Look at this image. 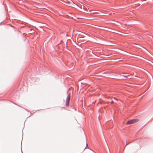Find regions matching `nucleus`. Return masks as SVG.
<instances>
[{"mask_svg": "<svg viewBox=\"0 0 153 153\" xmlns=\"http://www.w3.org/2000/svg\"><path fill=\"white\" fill-rule=\"evenodd\" d=\"M137 119H132L131 120H129L128 121L127 123V124H131L134 123L137 121Z\"/></svg>", "mask_w": 153, "mask_h": 153, "instance_id": "nucleus-1", "label": "nucleus"}, {"mask_svg": "<svg viewBox=\"0 0 153 153\" xmlns=\"http://www.w3.org/2000/svg\"><path fill=\"white\" fill-rule=\"evenodd\" d=\"M121 76H123V77H124L125 78H128V77H129V78H130V76L129 75H127V74H122L121 75Z\"/></svg>", "mask_w": 153, "mask_h": 153, "instance_id": "nucleus-2", "label": "nucleus"}, {"mask_svg": "<svg viewBox=\"0 0 153 153\" xmlns=\"http://www.w3.org/2000/svg\"><path fill=\"white\" fill-rule=\"evenodd\" d=\"M70 100L69 99H68L66 98V103H65V106L67 107L68 106H69V101Z\"/></svg>", "mask_w": 153, "mask_h": 153, "instance_id": "nucleus-3", "label": "nucleus"}, {"mask_svg": "<svg viewBox=\"0 0 153 153\" xmlns=\"http://www.w3.org/2000/svg\"><path fill=\"white\" fill-rule=\"evenodd\" d=\"M70 96H71V93H70L68 94L67 96V98L70 100Z\"/></svg>", "mask_w": 153, "mask_h": 153, "instance_id": "nucleus-4", "label": "nucleus"}, {"mask_svg": "<svg viewBox=\"0 0 153 153\" xmlns=\"http://www.w3.org/2000/svg\"><path fill=\"white\" fill-rule=\"evenodd\" d=\"M114 102L113 100H112L111 102V103L112 104Z\"/></svg>", "mask_w": 153, "mask_h": 153, "instance_id": "nucleus-5", "label": "nucleus"}, {"mask_svg": "<svg viewBox=\"0 0 153 153\" xmlns=\"http://www.w3.org/2000/svg\"><path fill=\"white\" fill-rule=\"evenodd\" d=\"M114 98V99H115L116 100V101H117V100L115 98Z\"/></svg>", "mask_w": 153, "mask_h": 153, "instance_id": "nucleus-6", "label": "nucleus"}, {"mask_svg": "<svg viewBox=\"0 0 153 153\" xmlns=\"http://www.w3.org/2000/svg\"><path fill=\"white\" fill-rule=\"evenodd\" d=\"M86 146H88V144H87V143H86Z\"/></svg>", "mask_w": 153, "mask_h": 153, "instance_id": "nucleus-7", "label": "nucleus"}, {"mask_svg": "<svg viewBox=\"0 0 153 153\" xmlns=\"http://www.w3.org/2000/svg\"><path fill=\"white\" fill-rule=\"evenodd\" d=\"M94 13H97V12H94Z\"/></svg>", "mask_w": 153, "mask_h": 153, "instance_id": "nucleus-8", "label": "nucleus"}, {"mask_svg": "<svg viewBox=\"0 0 153 153\" xmlns=\"http://www.w3.org/2000/svg\"><path fill=\"white\" fill-rule=\"evenodd\" d=\"M66 36H68V34H66Z\"/></svg>", "mask_w": 153, "mask_h": 153, "instance_id": "nucleus-9", "label": "nucleus"}]
</instances>
